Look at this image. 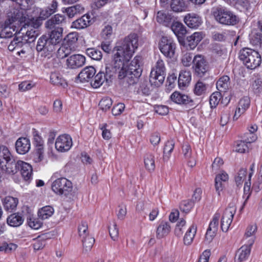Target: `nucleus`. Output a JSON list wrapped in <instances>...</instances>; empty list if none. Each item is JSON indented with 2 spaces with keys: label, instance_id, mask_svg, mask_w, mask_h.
<instances>
[{
  "label": "nucleus",
  "instance_id": "1",
  "mask_svg": "<svg viewBox=\"0 0 262 262\" xmlns=\"http://www.w3.org/2000/svg\"><path fill=\"white\" fill-rule=\"evenodd\" d=\"M138 46V35L131 33L114 47V51L118 52L120 58L123 60V65L118 69L117 72L118 79L122 80L121 82L125 87L136 83L141 75L139 74V71L137 73L127 72L125 68V64L129 61Z\"/></svg>",
  "mask_w": 262,
  "mask_h": 262
},
{
  "label": "nucleus",
  "instance_id": "2",
  "mask_svg": "<svg viewBox=\"0 0 262 262\" xmlns=\"http://www.w3.org/2000/svg\"><path fill=\"white\" fill-rule=\"evenodd\" d=\"M113 64H106L105 72L100 71L94 77V79L91 82L93 88H99L104 82L106 85H109L112 82V77L114 74L117 73V70L119 68L122 67L123 60L120 58L118 52L114 51V48L113 50Z\"/></svg>",
  "mask_w": 262,
  "mask_h": 262
},
{
  "label": "nucleus",
  "instance_id": "3",
  "mask_svg": "<svg viewBox=\"0 0 262 262\" xmlns=\"http://www.w3.org/2000/svg\"><path fill=\"white\" fill-rule=\"evenodd\" d=\"M62 39V38L46 33L38 38L36 49L41 56L51 55L56 50Z\"/></svg>",
  "mask_w": 262,
  "mask_h": 262
},
{
  "label": "nucleus",
  "instance_id": "4",
  "mask_svg": "<svg viewBox=\"0 0 262 262\" xmlns=\"http://www.w3.org/2000/svg\"><path fill=\"white\" fill-rule=\"evenodd\" d=\"M238 57L245 66L250 70L259 67L261 63V57L256 51L249 48L242 49L238 53Z\"/></svg>",
  "mask_w": 262,
  "mask_h": 262
},
{
  "label": "nucleus",
  "instance_id": "5",
  "mask_svg": "<svg viewBox=\"0 0 262 262\" xmlns=\"http://www.w3.org/2000/svg\"><path fill=\"white\" fill-rule=\"evenodd\" d=\"M215 19L220 24L227 26H234L239 21V18L232 11L225 7L219 6L212 11Z\"/></svg>",
  "mask_w": 262,
  "mask_h": 262
},
{
  "label": "nucleus",
  "instance_id": "6",
  "mask_svg": "<svg viewBox=\"0 0 262 262\" xmlns=\"http://www.w3.org/2000/svg\"><path fill=\"white\" fill-rule=\"evenodd\" d=\"M65 23L66 17L64 15L56 14L53 15L45 23L47 33L62 38L63 30L62 24Z\"/></svg>",
  "mask_w": 262,
  "mask_h": 262
},
{
  "label": "nucleus",
  "instance_id": "7",
  "mask_svg": "<svg viewBox=\"0 0 262 262\" xmlns=\"http://www.w3.org/2000/svg\"><path fill=\"white\" fill-rule=\"evenodd\" d=\"M165 70L164 61L161 59H159L150 72L149 80L151 86L159 87L163 83Z\"/></svg>",
  "mask_w": 262,
  "mask_h": 262
},
{
  "label": "nucleus",
  "instance_id": "8",
  "mask_svg": "<svg viewBox=\"0 0 262 262\" xmlns=\"http://www.w3.org/2000/svg\"><path fill=\"white\" fill-rule=\"evenodd\" d=\"M52 189L57 194L68 196L73 190L72 183L65 178L55 180L52 184Z\"/></svg>",
  "mask_w": 262,
  "mask_h": 262
},
{
  "label": "nucleus",
  "instance_id": "9",
  "mask_svg": "<svg viewBox=\"0 0 262 262\" xmlns=\"http://www.w3.org/2000/svg\"><path fill=\"white\" fill-rule=\"evenodd\" d=\"M176 48V45L173 40L166 36H162L159 43V49L162 54L166 57H173Z\"/></svg>",
  "mask_w": 262,
  "mask_h": 262
},
{
  "label": "nucleus",
  "instance_id": "10",
  "mask_svg": "<svg viewBox=\"0 0 262 262\" xmlns=\"http://www.w3.org/2000/svg\"><path fill=\"white\" fill-rule=\"evenodd\" d=\"M193 68L195 74L200 77L205 76L209 71V66L204 58L201 55H196L192 60Z\"/></svg>",
  "mask_w": 262,
  "mask_h": 262
},
{
  "label": "nucleus",
  "instance_id": "11",
  "mask_svg": "<svg viewBox=\"0 0 262 262\" xmlns=\"http://www.w3.org/2000/svg\"><path fill=\"white\" fill-rule=\"evenodd\" d=\"M9 19H5L3 21L0 22V38H8L12 37L13 35H16L17 30H16V26L12 24Z\"/></svg>",
  "mask_w": 262,
  "mask_h": 262
},
{
  "label": "nucleus",
  "instance_id": "12",
  "mask_svg": "<svg viewBox=\"0 0 262 262\" xmlns=\"http://www.w3.org/2000/svg\"><path fill=\"white\" fill-rule=\"evenodd\" d=\"M6 19L10 20V23L13 25H19L21 28H24V30L26 29V26L29 27L28 21L26 22L27 20L26 17L23 16L22 12L17 9H15L13 12L9 13Z\"/></svg>",
  "mask_w": 262,
  "mask_h": 262
},
{
  "label": "nucleus",
  "instance_id": "13",
  "mask_svg": "<svg viewBox=\"0 0 262 262\" xmlns=\"http://www.w3.org/2000/svg\"><path fill=\"white\" fill-rule=\"evenodd\" d=\"M72 146V138L70 135L66 134L59 136L55 143L56 149L61 152L69 150Z\"/></svg>",
  "mask_w": 262,
  "mask_h": 262
},
{
  "label": "nucleus",
  "instance_id": "14",
  "mask_svg": "<svg viewBox=\"0 0 262 262\" xmlns=\"http://www.w3.org/2000/svg\"><path fill=\"white\" fill-rule=\"evenodd\" d=\"M235 211V209L232 207H228L224 211L221 223V228L223 232L228 230Z\"/></svg>",
  "mask_w": 262,
  "mask_h": 262
},
{
  "label": "nucleus",
  "instance_id": "15",
  "mask_svg": "<svg viewBox=\"0 0 262 262\" xmlns=\"http://www.w3.org/2000/svg\"><path fill=\"white\" fill-rule=\"evenodd\" d=\"M254 242V239H252L250 241L248 245L242 246L237 251L235 257V262H243L248 259L251 252V246Z\"/></svg>",
  "mask_w": 262,
  "mask_h": 262
},
{
  "label": "nucleus",
  "instance_id": "16",
  "mask_svg": "<svg viewBox=\"0 0 262 262\" xmlns=\"http://www.w3.org/2000/svg\"><path fill=\"white\" fill-rule=\"evenodd\" d=\"M85 63V58L81 54H74L70 56L66 60L67 67L72 69L82 67Z\"/></svg>",
  "mask_w": 262,
  "mask_h": 262
},
{
  "label": "nucleus",
  "instance_id": "17",
  "mask_svg": "<svg viewBox=\"0 0 262 262\" xmlns=\"http://www.w3.org/2000/svg\"><path fill=\"white\" fill-rule=\"evenodd\" d=\"M170 99L173 102L181 105H193V101L187 95L181 93L178 91L174 92L170 96Z\"/></svg>",
  "mask_w": 262,
  "mask_h": 262
},
{
  "label": "nucleus",
  "instance_id": "18",
  "mask_svg": "<svg viewBox=\"0 0 262 262\" xmlns=\"http://www.w3.org/2000/svg\"><path fill=\"white\" fill-rule=\"evenodd\" d=\"M174 20V16L168 12L159 11L157 13V21L165 27H170Z\"/></svg>",
  "mask_w": 262,
  "mask_h": 262
},
{
  "label": "nucleus",
  "instance_id": "19",
  "mask_svg": "<svg viewBox=\"0 0 262 262\" xmlns=\"http://www.w3.org/2000/svg\"><path fill=\"white\" fill-rule=\"evenodd\" d=\"M94 22V20L91 18V16L86 14L73 21L72 27L77 29H82L92 25Z\"/></svg>",
  "mask_w": 262,
  "mask_h": 262
},
{
  "label": "nucleus",
  "instance_id": "20",
  "mask_svg": "<svg viewBox=\"0 0 262 262\" xmlns=\"http://www.w3.org/2000/svg\"><path fill=\"white\" fill-rule=\"evenodd\" d=\"M15 148L17 153L24 155L28 152L30 149V142L25 137L18 138L15 142Z\"/></svg>",
  "mask_w": 262,
  "mask_h": 262
},
{
  "label": "nucleus",
  "instance_id": "21",
  "mask_svg": "<svg viewBox=\"0 0 262 262\" xmlns=\"http://www.w3.org/2000/svg\"><path fill=\"white\" fill-rule=\"evenodd\" d=\"M96 72V69L93 67H86L80 72L77 78L81 82H88L89 80L94 77Z\"/></svg>",
  "mask_w": 262,
  "mask_h": 262
},
{
  "label": "nucleus",
  "instance_id": "22",
  "mask_svg": "<svg viewBox=\"0 0 262 262\" xmlns=\"http://www.w3.org/2000/svg\"><path fill=\"white\" fill-rule=\"evenodd\" d=\"M203 39L202 32H195L187 37L185 44L190 50L194 49Z\"/></svg>",
  "mask_w": 262,
  "mask_h": 262
},
{
  "label": "nucleus",
  "instance_id": "23",
  "mask_svg": "<svg viewBox=\"0 0 262 262\" xmlns=\"http://www.w3.org/2000/svg\"><path fill=\"white\" fill-rule=\"evenodd\" d=\"M170 27L180 42V38H183L187 33L186 27L182 23L174 20Z\"/></svg>",
  "mask_w": 262,
  "mask_h": 262
},
{
  "label": "nucleus",
  "instance_id": "24",
  "mask_svg": "<svg viewBox=\"0 0 262 262\" xmlns=\"http://www.w3.org/2000/svg\"><path fill=\"white\" fill-rule=\"evenodd\" d=\"M184 20L185 24L191 28H198L202 23L201 17L195 14H188L185 16Z\"/></svg>",
  "mask_w": 262,
  "mask_h": 262
},
{
  "label": "nucleus",
  "instance_id": "25",
  "mask_svg": "<svg viewBox=\"0 0 262 262\" xmlns=\"http://www.w3.org/2000/svg\"><path fill=\"white\" fill-rule=\"evenodd\" d=\"M21 160L16 161L13 158L3 164L5 170L8 174H14L19 170Z\"/></svg>",
  "mask_w": 262,
  "mask_h": 262
},
{
  "label": "nucleus",
  "instance_id": "26",
  "mask_svg": "<svg viewBox=\"0 0 262 262\" xmlns=\"http://www.w3.org/2000/svg\"><path fill=\"white\" fill-rule=\"evenodd\" d=\"M19 171L25 181H29L31 179L32 174V166L29 163L21 161Z\"/></svg>",
  "mask_w": 262,
  "mask_h": 262
},
{
  "label": "nucleus",
  "instance_id": "27",
  "mask_svg": "<svg viewBox=\"0 0 262 262\" xmlns=\"http://www.w3.org/2000/svg\"><path fill=\"white\" fill-rule=\"evenodd\" d=\"M171 230V227L169 223L162 221L157 229V237L162 238L167 235Z\"/></svg>",
  "mask_w": 262,
  "mask_h": 262
},
{
  "label": "nucleus",
  "instance_id": "28",
  "mask_svg": "<svg viewBox=\"0 0 262 262\" xmlns=\"http://www.w3.org/2000/svg\"><path fill=\"white\" fill-rule=\"evenodd\" d=\"M188 8L185 0H171L170 8L171 10L176 13L185 11Z\"/></svg>",
  "mask_w": 262,
  "mask_h": 262
},
{
  "label": "nucleus",
  "instance_id": "29",
  "mask_svg": "<svg viewBox=\"0 0 262 262\" xmlns=\"http://www.w3.org/2000/svg\"><path fill=\"white\" fill-rule=\"evenodd\" d=\"M3 202L5 209L11 212L16 208L18 200L16 198L7 196L4 199Z\"/></svg>",
  "mask_w": 262,
  "mask_h": 262
},
{
  "label": "nucleus",
  "instance_id": "30",
  "mask_svg": "<svg viewBox=\"0 0 262 262\" xmlns=\"http://www.w3.org/2000/svg\"><path fill=\"white\" fill-rule=\"evenodd\" d=\"M8 148L4 145L0 146V165L3 169L5 163L13 159Z\"/></svg>",
  "mask_w": 262,
  "mask_h": 262
},
{
  "label": "nucleus",
  "instance_id": "31",
  "mask_svg": "<svg viewBox=\"0 0 262 262\" xmlns=\"http://www.w3.org/2000/svg\"><path fill=\"white\" fill-rule=\"evenodd\" d=\"M23 222L24 219L18 213H12L9 215L7 219L8 225L14 227L20 226Z\"/></svg>",
  "mask_w": 262,
  "mask_h": 262
},
{
  "label": "nucleus",
  "instance_id": "32",
  "mask_svg": "<svg viewBox=\"0 0 262 262\" xmlns=\"http://www.w3.org/2000/svg\"><path fill=\"white\" fill-rule=\"evenodd\" d=\"M230 78L227 75L221 77L216 83V88L222 92H225L229 89L230 85Z\"/></svg>",
  "mask_w": 262,
  "mask_h": 262
},
{
  "label": "nucleus",
  "instance_id": "33",
  "mask_svg": "<svg viewBox=\"0 0 262 262\" xmlns=\"http://www.w3.org/2000/svg\"><path fill=\"white\" fill-rule=\"evenodd\" d=\"M196 225L193 224L188 229L184 237V243L185 245H190L193 241L196 232Z\"/></svg>",
  "mask_w": 262,
  "mask_h": 262
},
{
  "label": "nucleus",
  "instance_id": "34",
  "mask_svg": "<svg viewBox=\"0 0 262 262\" xmlns=\"http://www.w3.org/2000/svg\"><path fill=\"white\" fill-rule=\"evenodd\" d=\"M24 31V28L21 27L18 32L15 35L13 40L10 42V44L13 45V46H15L16 48H20L24 45L26 44V40L25 39H23L20 35V34H24L25 33Z\"/></svg>",
  "mask_w": 262,
  "mask_h": 262
},
{
  "label": "nucleus",
  "instance_id": "35",
  "mask_svg": "<svg viewBox=\"0 0 262 262\" xmlns=\"http://www.w3.org/2000/svg\"><path fill=\"white\" fill-rule=\"evenodd\" d=\"M191 79L190 71H183L179 74L178 84L180 88L186 86L190 82Z\"/></svg>",
  "mask_w": 262,
  "mask_h": 262
},
{
  "label": "nucleus",
  "instance_id": "36",
  "mask_svg": "<svg viewBox=\"0 0 262 262\" xmlns=\"http://www.w3.org/2000/svg\"><path fill=\"white\" fill-rule=\"evenodd\" d=\"M184 156L188 160V165L191 167L195 165L196 162L194 159L191 158V148L188 144H185L182 146Z\"/></svg>",
  "mask_w": 262,
  "mask_h": 262
},
{
  "label": "nucleus",
  "instance_id": "37",
  "mask_svg": "<svg viewBox=\"0 0 262 262\" xmlns=\"http://www.w3.org/2000/svg\"><path fill=\"white\" fill-rule=\"evenodd\" d=\"M74 48V47H71V46H69L64 42L57 50V56L58 58L63 59L68 56L71 53Z\"/></svg>",
  "mask_w": 262,
  "mask_h": 262
},
{
  "label": "nucleus",
  "instance_id": "38",
  "mask_svg": "<svg viewBox=\"0 0 262 262\" xmlns=\"http://www.w3.org/2000/svg\"><path fill=\"white\" fill-rule=\"evenodd\" d=\"M231 5L241 12L248 11L251 7L249 0H234Z\"/></svg>",
  "mask_w": 262,
  "mask_h": 262
},
{
  "label": "nucleus",
  "instance_id": "39",
  "mask_svg": "<svg viewBox=\"0 0 262 262\" xmlns=\"http://www.w3.org/2000/svg\"><path fill=\"white\" fill-rule=\"evenodd\" d=\"M140 57H135L128 66L126 71L132 73H137L139 71V74H142V69L139 64Z\"/></svg>",
  "mask_w": 262,
  "mask_h": 262
},
{
  "label": "nucleus",
  "instance_id": "40",
  "mask_svg": "<svg viewBox=\"0 0 262 262\" xmlns=\"http://www.w3.org/2000/svg\"><path fill=\"white\" fill-rule=\"evenodd\" d=\"M54 213V209L50 206L43 207L38 211V215L41 220L47 219L51 217Z\"/></svg>",
  "mask_w": 262,
  "mask_h": 262
},
{
  "label": "nucleus",
  "instance_id": "41",
  "mask_svg": "<svg viewBox=\"0 0 262 262\" xmlns=\"http://www.w3.org/2000/svg\"><path fill=\"white\" fill-rule=\"evenodd\" d=\"M29 27L27 26L28 29L26 31L24 30L25 33L24 34H20L22 38L26 40V44L33 41L37 35V33L33 29L30 27V25L28 24Z\"/></svg>",
  "mask_w": 262,
  "mask_h": 262
},
{
  "label": "nucleus",
  "instance_id": "42",
  "mask_svg": "<svg viewBox=\"0 0 262 262\" xmlns=\"http://www.w3.org/2000/svg\"><path fill=\"white\" fill-rule=\"evenodd\" d=\"M85 53L89 57L93 60L99 61L102 58L101 51L97 48H88L85 50Z\"/></svg>",
  "mask_w": 262,
  "mask_h": 262
},
{
  "label": "nucleus",
  "instance_id": "43",
  "mask_svg": "<svg viewBox=\"0 0 262 262\" xmlns=\"http://www.w3.org/2000/svg\"><path fill=\"white\" fill-rule=\"evenodd\" d=\"M84 11V8L80 5L77 4L67 8L66 12L70 18L73 17L75 15L82 13Z\"/></svg>",
  "mask_w": 262,
  "mask_h": 262
},
{
  "label": "nucleus",
  "instance_id": "44",
  "mask_svg": "<svg viewBox=\"0 0 262 262\" xmlns=\"http://www.w3.org/2000/svg\"><path fill=\"white\" fill-rule=\"evenodd\" d=\"M144 164L146 168L149 171L154 170L155 168V157L152 154L147 153L145 155Z\"/></svg>",
  "mask_w": 262,
  "mask_h": 262
},
{
  "label": "nucleus",
  "instance_id": "45",
  "mask_svg": "<svg viewBox=\"0 0 262 262\" xmlns=\"http://www.w3.org/2000/svg\"><path fill=\"white\" fill-rule=\"evenodd\" d=\"M48 234L38 236L37 238L34 239L33 247L35 250L42 249L45 245V239L48 238Z\"/></svg>",
  "mask_w": 262,
  "mask_h": 262
},
{
  "label": "nucleus",
  "instance_id": "46",
  "mask_svg": "<svg viewBox=\"0 0 262 262\" xmlns=\"http://www.w3.org/2000/svg\"><path fill=\"white\" fill-rule=\"evenodd\" d=\"M174 146V143L173 141H167L165 144L163 149V159L168 160L169 158L171 152L173 151Z\"/></svg>",
  "mask_w": 262,
  "mask_h": 262
},
{
  "label": "nucleus",
  "instance_id": "47",
  "mask_svg": "<svg viewBox=\"0 0 262 262\" xmlns=\"http://www.w3.org/2000/svg\"><path fill=\"white\" fill-rule=\"evenodd\" d=\"M82 242L83 245V252H88L90 251L93 246L95 243V239L94 237L88 236L87 237L82 238Z\"/></svg>",
  "mask_w": 262,
  "mask_h": 262
},
{
  "label": "nucleus",
  "instance_id": "48",
  "mask_svg": "<svg viewBox=\"0 0 262 262\" xmlns=\"http://www.w3.org/2000/svg\"><path fill=\"white\" fill-rule=\"evenodd\" d=\"M50 81L54 85L57 86H64L66 84L64 80L61 75L57 73H52L50 76Z\"/></svg>",
  "mask_w": 262,
  "mask_h": 262
},
{
  "label": "nucleus",
  "instance_id": "49",
  "mask_svg": "<svg viewBox=\"0 0 262 262\" xmlns=\"http://www.w3.org/2000/svg\"><path fill=\"white\" fill-rule=\"evenodd\" d=\"M78 231L79 236L82 238L90 236L88 230V223L86 222L82 221L81 222L79 225Z\"/></svg>",
  "mask_w": 262,
  "mask_h": 262
},
{
  "label": "nucleus",
  "instance_id": "50",
  "mask_svg": "<svg viewBox=\"0 0 262 262\" xmlns=\"http://www.w3.org/2000/svg\"><path fill=\"white\" fill-rule=\"evenodd\" d=\"M207 90V85L202 81L199 80L195 84L194 88V93L198 96L205 93Z\"/></svg>",
  "mask_w": 262,
  "mask_h": 262
},
{
  "label": "nucleus",
  "instance_id": "51",
  "mask_svg": "<svg viewBox=\"0 0 262 262\" xmlns=\"http://www.w3.org/2000/svg\"><path fill=\"white\" fill-rule=\"evenodd\" d=\"M39 218L31 217L27 218V223L28 225L32 229H38L42 225V222L40 221Z\"/></svg>",
  "mask_w": 262,
  "mask_h": 262
},
{
  "label": "nucleus",
  "instance_id": "52",
  "mask_svg": "<svg viewBox=\"0 0 262 262\" xmlns=\"http://www.w3.org/2000/svg\"><path fill=\"white\" fill-rule=\"evenodd\" d=\"M194 204L193 201L191 200H184L181 203L180 208L181 211L187 213L191 210Z\"/></svg>",
  "mask_w": 262,
  "mask_h": 262
},
{
  "label": "nucleus",
  "instance_id": "53",
  "mask_svg": "<svg viewBox=\"0 0 262 262\" xmlns=\"http://www.w3.org/2000/svg\"><path fill=\"white\" fill-rule=\"evenodd\" d=\"M222 98L220 92H215L213 93L210 97V104L211 108H215L219 103Z\"/></svg>",
  "mask_w": 262,
  "mask_h": 262
},
{
  "label": "nucleus",
  "instance_id": "54",
  "mask_svg": "<svg viewBox=\"0 0 262 262\" xmlns=\"http://www.w3.org/2000/svg\"><path fill=\"white\" fill-rule=\"evenodd\" d=\"M78 38V33L76 32H71L69 33L64 38V43L74 47L73 45L77 42Z\"/></svg>",
  "mask_w": 262,
  "mask_h": 262
},
{
  "label": "nucleus",
  "instance_id": "55",
  "mask_svg": "<svg viewBox=\"0 0 262 262\" xmlns=\"http://www.w3.org/2000/svg\"><path fill=\"white\" fill-rule=\"evenodd\" d=\"M33 156V160L35 163L41 162L44 158L43 147L36 148Z\"/></svg>",
  "mask_w": 262,
  "mask_h": 262
},
{
  "label": "nucleus",
  "instance_id": "56",
  "mask_svg": "<svg viewBox=\"0 0 262 262\" xmlns=\"http://www.w3.org/2000/svg\"><path fill=\"white\" fill-rule=\"evenodd\" d=\"M112 105V100L109 97H105L102 99L99 103L100 108L104 111H106L109 110Z\"/></svg>",
  "mask_w": 262,
  "mask_h": 262
},
{
  "label": "nucleus",
  "instance_id": "57",
  "mask_svg": "<svg viewBox=\"0 0 262 262\" xmlns=\"http://www.w3.org/2000/svg\"><path fill=\"white\" fill-rule=\"evenodd\" d=\"M247 174V169L245 168H241L237 173V176L235 177V181L237 186L242 185L246 177Z\"/></svg>",
  "mask_w": 262,
  "mask_h": 262
},
{
  "label": "nucleus",
  "instance_id": "58",
  "mask_svg": "<svg viewBox=\"0 0 262 262\" xmlns=\"http://www.w3.org/2000/svg\"><path fill=\"white\" fill-rule=\"evenodd\" d=\"M250 101L248 97H245L240 99L238 107L242 110V113H245L250 106Z\"/></svg>",
  "mask_w": 262,
  "mask_h": 262
},
{
  "label": "nucleus",
  "instance_id": "59",
  "mask_svg": "<svg viewBox=\"0 0 262 262\" xmlns=\"http://www.w3.org/2000/svg\"><path fill=\"white\" fill-rule=\"evenodd\" d=\"M17 247V245L13 243L8 244L4 243L0 246V251H4L5 253H10L12 251H14Z\"/></svg>",
  "mask_w": 262,
  "mask_h": 262
},
{
  "label": "nucleus",
  "instance_id": "60",
  "mask_svg": "<svg viewBox=\"0 0 262 262\" xmlns=\"http://www.w3.org/2000/svg\"><path fill=\"white\" fill-rule=\"evenodd\" d=\"M33 135L34 137V144L36 148L43 147V141L41 137L38 135V132L34 129Z\"/></svg>",
  "mask_w": 262,
  "mask_h": 262
},
{
  "label": "nucleus",
  "instance_id": "61",
  "mask_svg": "<svg viewBox=\"0 0 262 262\" xmlns=\"http://www.w3.org/2000/svg\"><path fill=\"white\" fill-rule=\"evenodd\" d=\"M109 233L113 240H117L119 236V229L115 223H114L112 226L109 227Z\"/></svg>",
  "mask_w": 262,
  "mask_h": 262
},
{
  "label": "nucleus",
  "instance_id": "62",
  "mask_svg": "<svg viewBox=\"0 0 262 262\" xmlns=\"http://www.w3.org/2000/svg\"><path fill=\"white\" fill-rule=\"evenodd\" d=\"M248 147L247 143L243 141H239L236 142V144L235 147V150L239 153H244L246 151H248Z\"/></svg>",
  "mask_w": 262,
  "mask_h": 262
},
{
  "label": "nucleus",
  "instance_id": "63",
  "mask_svg": "<svg viewBox=\"0 0 262 262\" xmlns=\"http://www.w3.org/2000/svg\"><path fill=\"white\" fill-rule=\"evenodd\" d=\"M254 93L256 94H259L262 90V80L260 78L255 79L252 85Z\"/></svg>",
  "mask_w": 262,
  "mask_h": 262
},
{
  "label": "nucleus",
  "instance_id": "64",
  "mask_svg": "<svg viewBox=\"0 0 262 262\" xmlns=\"http://www.w3.org/2000/svg\"><path fill=\"white\" fill-rule=\"evenodd\" d=\"M257 136L255 133H250L247 132L244 134L243 141L247 144L255 142L257 140Z\"/></svg>",
  "mask_w": 262,
  "mask_h": 262
}]
</instances>
